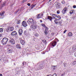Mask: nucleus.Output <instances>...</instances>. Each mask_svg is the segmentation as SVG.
<instances>
[{"label": "nucleus", "mask_w": 76, "mask_h": 76, "mask_svg": "<svg viewBox=\"0 0 76 76\" xmlns=\"http://www.w3.org/2000/svg\"><path fill=\"white\" fill-rule=\"evenodd\" d=\"M73 8H74V9H75V8H76V5H74V6H73Z\"/></svg>", "instance_id": "72a5a7b5"}, {"label": "nucleus", "mask_w": 76, "mask_h": 76, "mask_svg": "<svg viewBox=\"0 0 76 76\" xmlns=\"http://www.w3.org/2000/svg\"><path fill=\"white\" fill-rule=\"evenodd\" d=\"M51 35H52V36H54V33H52L51 34Z\"/></svg>", "instance_id": "c9c22d12"}, {"label": "nucleus", "mask_w": 76, "mask_h": 76, "mask_svg": "<svg viewBox=\"0 0 76 76\" xmlns=\"http://www.w3.org/2000/svg\"><path fill=\"white\" fill-rule=\"evenodd\" d=\"M12 50L10 49L8 51V53H12Z\"/></svg>", "instance_id": "c85d7f7f"}, {"label": "nucleus", "mask_w": 76, "mask_h": 76, "mask_svg": "<svg viewBox=\"0 0 76 76\" xmlns=\"http://www.w3.org/2000/svg\"><path fill=\"white\" fill-rule=\"evenodd\" d=\"M1 34H0V37H1Z\"/></svg>", "instance_id": "5fc2aeb1"}, {"label": "nucleus", "mask_w": 76, "mask_h": 76, "mask_svg": "<svg viewBox=\"0 0 76 76\" xmlns=\"http://www.w3.org/2000/svg\"><path fill=\"white\" fill-rule=\"evenodd\" d=\"M72 50L73 51H76V46H74L72 47Z\"/></svg>", "instance_id": "f8f14e48"}, {"label": "nucleus", "mask_w": 76, "mask_h": 76, "mask_svg": "<svg viewBox=\"0 0 76 76\" xmlns=\"http://www.w3.org/2000/svg\"><path fill=\"white\" fill-rule=\"evenodd\" d=\"M74 56L75 57H76V53H75L74 54Z\"/></svg>", "instance_id": "de8ad7c7"}, {"label": "nucleus", "mask_w": 76, "mask_h": 76, "mask_svg": "<svg viewBox=\"0 0 76 76\" xmlns=\"http://www.w3.org/2000/svg\"><path fill=\"white\" fill-rule=\"evenodd\" d=\"M19 35H21L22 34V33H19Z\"/></svg>", "instance_id": "e433bc0d"}, {"label": "nucleus", "mask_w": 76, "mask_h": 76, "mask_svg": "<svg viewBox=\"0 0 76 76\" xmlns=\"http://www.w3.org/2000/svg\"><path fill=\"white\" fill-rule=\"evenodd\" d=\"M57 14H59L60 13V11L59 10H57Z\"/></svg>", "instance_id": "473e14b6"}, {"label": "nucleus", "mask_w": 76, "mask_h": 76, "mask_svg": "<svg viewBox=\"0 0 76 76\" xmlns=\"http://www.w3.org/2000/svg\"><path fill=\"white\" fill-rule=\"evenodd\" d=\"M35 36L36 37H38V36H39V34L38 33H36L35 34Z\"/></svg>", "instance_id": "c756f323"}, {"label": "nucleus", "mask_w": 76, "mask_h": 76, "mask_svg": "<svg viewBox=\"0 0 76 76\" xmlns=\"http://www.w3.org/2000/svg\"><path fill=\"white\" fill-rule=\"evenodd\" d=\"M75 13V10H71L70 12V15H72V13Z\"/></svg>", "instance_id": "2eb2a0df"}, {"label": "nucleus", "mask_w": 76, "mask_h": 76, "mask_svg": "<svg viewBox=\"0 0 76 76\" xmlns=\"http://www.w3.org/2000/svg\"><path fill=\"white\" fill-rule=\"evenodd\" d=\"M37 18H41V14H39L37 15Z\"/></svg>", "instance_id": "f3484780"}, {"label": "nucleus", "mask_w": 76, "mask_h": 76, "mask_svg": "<svg viewBox=\"0 0 76 76\" xmlns=\"http://www.w3.org/2000/svg\"><path fill=\"white\" fill-rule=\"evenodd\" d=\"M5 6V4L4 3V4H3V5H2V6Z\"/></svg>", "instance_id": "a18cd8bd"}, {"label": "nucleus", "mask_w": 76, "mask_h": 76, "mask_svg": "<svg viewBox=\"0 0 76 76\" xmlns=\"http://www.w3.org/2000/svg\"><path fill=\"white\" fill-rule=\"evenodd\" d=\"M53 66L54 67H56V66Z\"/></svg>", "instance_id": "6e6d98bb"}, {"label": "nucleus", "mask_w": 76, "mask_h": 76, "mask_svg": "<svg viewBox=\"0 0 76 76\" xmlns=\"http://www.w3.org/2000/svg\"><path fill=\"white\" fill-rule=\"evenodd\" d=\"M7 60V58L6 57H4L3 59V60L4 61H6Z\"/></svg>", "instance_id": "a211bd4d"}, {"label": "nucleus", "mask_w": 76, "mask_h": 76, "mask_svg": "<svg viewBox=\"0 0 76 76\" xmlns=\"http://www.w3.org/2000/svg\"><path fill=\"white\" fill-rule=\"evenodd\" d=\"M31 28L33 30H35V29L37 28V26L35 25H33L31 26Z\"/></svg>", "instance_id": "39448f33"}, {"label": "nucleus", "mask_w": 76, "mask_h": 76, "mask_svg": "<svg viewBox=\"0 0 76 76\" xmlns=\"http://www.w3.org/2000/svg\"><path fill=\"white\" fill-rule=\"evenodd\" d=\"M44 43H45V44L47 43V41L45 40V41L44 42Z\"/></svg>", "instance_id": "37998d69"}, {"label": "nucleus", "mask_w": 76, "mask_h": 76, "mask_svg": "<svg viewBox=\"0 0 76 76\" xmlns=\"http://www.w3.org/2000/svg\"><path fill=\"white\" fill-rule=\"evenodd\" d=\"M35 6H36V4L35 5H33V4H32L31 6V9H33V8Z\"/></svg>", "instance_id": "6ab92c4d"}, {"label": "nucleus", "mask_w": 76, "mask_h": 76, "mask_svg": "<svg viewBox=\"0 0 76 76\" xmlns=\"http://www.w3.org/2000/svg\"><path fill=\"white\" fill-rule=\"evenodd\" d=\"M68 35L69 37H71V36H72V33L71 32H70L68 34Z\"/></svg>", "instance_id": "412c9836"}, {"label": "nucleus", "mask_w": 76, "mask_h": 76, "mask_svg": "<svg viewBox=\"0 0 76 76\" xmlns=\"http://www.w3.org/2000/svg\"><path fill=\"white\" fill-rule=\"evenodd\" d=\"M26 2V0H23V3H25V2Z\"/></svg>", "instance_id": "a19ab883"}, {"label": "nucleus", "mask_w": 76, "mask_h": 76, "mask_svg": "<svg viewBox=\"0 0 76 76\" xmlns=\"http://www.w3.org/2000/svg\"><path fill=\"white\" fill-rule=\"evenodd\" d=\"M46 37H47V36H46Z\"/></svg>", "instance_id": "680f3d73"}, {"label": "nucleus", "mask_w": 76, "mask_h": 76, "mask_svg": "<svg viewBox=\"0 0 76 76\" xmlns=\"http://www.w3.org/2000/svg\"><path fill=\"white\" fill-rule=\"evenodd\" d=\"M17 12H18V11H17Z\"/></svg>", "instance_id": "052dcab7"}, {"label": "nucleus", "mask_w": 76, "mask_h": 76, "mask_svg": "<svg viewBox=\"0 0 76 76\" xmlns=\"http://www.w3.org/2000/svg\"><path fill=\"white\" fill-rule=\"evenodd\" d=\"M3 75H2V74H0V76H2Z\"/></svg>", "instance_id": "3c124183"}, {"label": "nucleus", "mask_w": 76, "mask_h": 76, "mask_svg": "<svg viewBox=\"0 0 76 76\" xmlns=\"http://www.w3.org/2000/svg\"><path fill=\"white\" fill-rule=\"evenodd\" d=\"M40 22H42V20H40Z\"/></svg>", "instance_id": "864d4df0"}, {"label": "nucleus", "mask_w": 76, "mask_h": 76, "mask_svg": "<svg viewBox=\"0 0 76 76\" xmlns=\"http://www.w3.org/2000/svg\"><path fill=\"white\" fill-rule=\"evenodd\" d=\"M57 76V74H54L53 75V76Z\"/></svg>", "instance_id": "f704fd0d"}, {"label": "nucleus", "mask_w": 76, "mask_h": 76, "mask_svg": "<svg viewBox=\"0 0 76 76\" xmlns=\"http://www.w3.org/2000/svg\"><path fill=\"white\" fill-rule=\"evenodd\" d=\"M62 3H63V4H64V1H63L62 2Z\"/></svg>", "instance_id": "49530a36"}, {"label": "nucleus", "mask_w": 76, "mask_h": 76, "mask_svg": "<svg viewBox=\"0 0 76 76\" xmlns=\"http://www.w3.org/2000/svg\"><path fill=\"white\" fill-rule=\"evenodd\" d=\"M41 25L42 26H43V27H44L45 28L46 27L45 25L44 24H41Z\"/></svg>", "instance_id": "bb28decb"}, {"label": "nucleus", "mask_w": 76, "mask_h": 76, "mask_svg": "<svg viewBox=\"0 0 76 76\" xmlns=\"http://www.w3.org/2000/svg\"><path fill=\"white\" fill-rule=\"evenodd\" d=\"M64 66H66V63H64Z\"/></svg>", "instance_id": "c03bdc74"}, {"label": "nucleus", "mask_w": 76, "mask_h": 76, "mask_svg": "<svg viewBox=\"0 0 76 76\" xmlns=\"http://www.w3.org/2000/svg\"><path fill=\"white\" fill-rule=\"evenodd\" d=\"M43 15L44 14H41V16H43Z\"/></svg>", "instance_id": "603ef678"}, {"label": "nucleus", "mask_w": 76, "mask_h": 76, "mask_svg": "<svg viewBox=\"0 0 76 76\" xmlns=\"http://www.w3.org/2000/svg\"><path fill=\"white\" fill-rule=\"evenodd\" d=\"M19 33H23V31H22V30L21 29L19 30Z\"/></svg>", "instance_id": "b1692460"}, {"label": "nucleus", "mask_w": 76, "mask_h": 76, "mask_svg": "<svg viewBox=\"0 0 76 76\" xmlns=\"http://www.w3.org/2000/svg\"><path fill=\"white\" fill-rule=\"evenodd\" d=\"M23 65H24V64L23 63Z\"/></svg>", "instance_id": "13d9d810"}, {"label": "nucleus", "mask_w": 76, "mask_h": 76, "mask_svg": "<svg viewBox=\"0 0 76 76\" xmlns=\"http://www.w3.org/2000/svg\"><path fill=\"white\" fill-rule=\"evenodd\" d=\"M51 44L52 46H53V47H55V46H56V44H57V42L53 41L51 43Z\"/></svg>", "instance_id": "0eeeda50"}, {"label": "nucleus", "mask_w": 76, "mask_h": 76, "mask_svg": "<svg viewBox=\"0 0 76 76\" xmlns=\"http://www.w3.org/2000/svg\"><path fill=\"white\" fill-rule=\"evenodd\" d=\"M67 31V30H65L64 31V33H66V32Z\"/></svg>", "instance_id": "ea45409f"}, {"label": "nucleus", "mask_w": 76, "mask_h": 76, "mask_svg": "<svg viewBox=\"0 0 76 76\" xmlns=\"http://www.w3.org/2000/svg\"><path fill=\"white\" fill-rule=\"evenodd\" d=\"M55 6L57 9H60V8H61V7L60 6V4L59 3H56V4Z\"/></svg>", "instance_id": "20e7f679"}, {"label": "nucleus", "mask_w": 76, "mask_h": 76, "mask_svg": "<svg viewBox=\"0 0 76 76\" xmlns=\"http://www.w3.org/2000/svg\"><path fill=\"white\" fill-rule=\"evenodd\" d=\"M64 74H65V72H64Z\"/></svg>", "instance_id": "bf43d9fd"}, {"label": "nucleus", "mask_w": 76, "mask_h": 76, "mask_svg": "<svg viewBox=\"0 0 76 76\" xmlns=\"http://www.w3.org/2000/svg\"><path fill=\"white\" fill-rule=\"evenodd\" d=\"M22 24L23 26H24V27H26V26H28V25L27 24V23H26V21H24L23 22Z\"/></svg>", "instance_id": "423d86ee"}, {"label": "nucleus", "mask_w": 76, "mask_h": 76, "mask_svg": "<svg viewBox=\"0 0 76 76\" xmlns=\"http://www.w3.org/2000/svg\"><path fill=\"white\" fill-rule=\"evenodd\" d=\"M3 32V29L2 28H0V32Z\"/></svg>", "instance_id": "a878e982"}, {"label": "nucleus", "mask_w": 76, "mask_h": 76, "mask_svg": "<svg viewBox=\"0 0 76 76\" xmlns=\"http://www.w3.org/2000/svg\"><path fill=\"white\" fill-rule=\"evenodd\" d=\"M1 60L0 59V61Z\"/></svg>", "instance_id": "e2e57ef3"}, {"label": "nucleus", "mask_w": 76, "mask_h": 76, "mask_svg": "<svg viewBox=\"0 0 76 76\" xmlns=\"http://www.w3.org/2000/svg\"><path fill=\"white\" fill-rule=\"evenodd\" d=\"M64 75H65V74H62L61 75V76H64Z\"/></svg>", "instance_id": "58836bf2"}, {"label": "nucleus", "mask_w": 76, "mask_h": 76, "mask_svg": "<svg viewBox=\"0 0 76 76\" xmlns=\"http://www.w3.org/2000/svg\"><path fill=\"white\" fill-rule=\"evenodd\" d=\"M39 67L40 68L42 67V65H40Z\"/></svg>", "instance_id": "4c0bfd02"}, {"label": "nucleus", "mask_w": 76, "mask_h": 76, "mask_svg": "<svg viewBox=\"0 0 76 76\" xmlns=\"http://www.w3.org/2000/svg\"><path fill=\"white\" fill-rule=\"evenodd\" d=\"M66 11H67V8L66 7H65L62 11V13L63 14H65L66 12Z\"/></svg>", "instance_id": "1a4fd4ad"}, {"label": "nucleus", "mask_w": 76, "mask_h": 76, "mask_svg": "<svg viewBox=\"0 0 76 76\" xmlns=\"http://www.w3.org/2000/svg\"><path fill=\"white\" fill-rule=\"evenodd\" d=\"M4 15V12H1L0 13V16H3Z\"/></svg>", "instance_id": "393cba45"}, {"label": "nucleus", "mask_w": 76, "mask_h": 76, "mask_svg": "<svg viewBox=\"0 0 76 76\" xmlns=\"http://www.w3.org/2000/svg\"><path fill=\"white\" fill-rule=\"evenodd\" d=\"M57 20H54V22H55V23H56V24H57V22H56V21H57Z\"/></svg>", "instance_id": "2f4dec72"}, {"label": "nucleus", "mask_w": 76, "mask_h": 76, "mask_svg": "<svg viewBox=\"0 0 76 76\" xmlns=\"http://www.w3.org/2000/svg\"><path fill=\"white\" fill-rule=\"evenodd\" d=\"M20 42L22 45H23L25 43V41L23 40H21L20 41Z\"/></svg>", "instance_id": "9b49d317"}, {"label": "nucleus", "mask_w": 76, "mask_h": 76, "mask_svg": "<svg viewBox=\"0 0 76 76\" xmlns=\"http://www.w3.org/2000/svg\"><path fill=\"white\" fill-rule=\"evenodd\" d=\"M27 4L28 6H31V4L29 3H28Z\"/></svg>", "instance_id": "79ce46f5"}, {"label": "nucleus", "mask_w": 76, "mask_h": 76, "mask_svg": "<svg viewBox=\"0 0 76 76\" xmlns=\"http://www.w3.org/2000/svg\"><path fill=\"white\" fill-rule=\"evenodd\" d=\"M20 20H18L17 22V24H20Z\"/></svg>", "instance_id": "cd10ccee"}, {"label": "nucleus", "mask_w": 76, "mask_h": 76, "mask_svg": "<svg viewBox=\"0 0 76 76\" xmlns=\"http://www.w3.org/2000/svg\"><path fill=\"white\" fill-rule=\"evenodd\" d=\"M10 40L9 41L10 43L11 44H15V40L14 39L12 38V37H10Z\"/></svg>", "instance_id": "f03ea898"}, {"label": "nucleus", "mask_w": 76, "mask_h": 76, "mask_svg": "<svg viewBox=\"0 0 76 76\" xmlns=\"http://www.w3.org/2000/svg\"><path fill=\"white\" fill-rule=\"evenodd\" d=\"M45 33L46 35H47V34H48V31L45 30Z\"/></svg>", "instance_id": "4be33fe9"}, {"label": "nucleus", "mask_w": 76, "mask_h": 76, "mask_svg": "<svg viewBox=\"0 0 76 76\" xmlns=\"http://www.w3.org/2000/svg\"><path fill=\"white\" fill-rule=\"evenodd\" d=\"M45 41V40H42V41L44 43V41Z\"/></svg>", "instance_id": "09e8293b"}, {"label": "nucleus", "mask_w": 76, "mask_h": 76, "mask_svg": "<svg viewBox=\"0 0 76 76\" xmlns=\"http://www.w3.org/2000/svg\"><path fill=\"white\" fill-rule=\"evenodd\" d=\"M57 18H58V20H60V19H61V17L60 16H57Z\"/></svg>", "instance_id": "5701e85b"}, {"label": "nucleus", "mask_w": 76, "mask_h": 76, "mask_svg": "<svg viewBox=\"0 0 76 76\" xmlns=\"http://www.w3.org/2000/svg\"><path fill=\"white\" fill-rule=\"evenodd\" d=\"M45 28V31H48V28H47V27L46 26Z\"/></svg>", "instance_id": "7c9ffc66"}, {"label": "nucleus", "mask_w": 76, "mask_h": 76, "mask_svg": "<svg viewBox=\"0 0 76 76\" xmlns=\"http://www.w3.org/2000/svg\"><path fill=\"white\" fill-rule=\"evenodd\" d=\"M1 41V43L3 45H5L6 44V43L8 41V39L6 37L4 38Z\"/></svg>", "instance_id": "f257e3e1"}, {"label": "nucleus", "mask_w": 76, "mask_h": 76, "mask_svg": "<svg viewBox=\"0 0 76 76\" xmlns=\"http://www.w3.org/2000/svg\"><path fill=\"white\" fill-rule=\"evenodd\" d=\"M11 34L12 36H16L17 35V32L15 31H12Z\"/></svg>", "instance_id": "6e6552de"}, {"label": "nucleus", "mask_w": 76, "mask_h": 76, "mask_svg": "<svg viewBox=\"0 0 76 76\" xmlns=\"http://www.w3.org/2000/svg\"><path fill=\"white\" fill-rule=\"evenodd\" d=\"M51 1V0H49V1Z\"/></svg>", "instance_id": "4d7b16f0"}, {"label": "nucleus", "mask_w": 76, "mask_h": 76, "mask_svg": "<svg viewBox=\"0 0 76 76\" xmlns=\"http://www.w3.org/2000/svg\"><path fill=\"white\" fill-rule=\"evenodd\" d=\"M6 31L7 32H9L10 31H11L10 28H7L6 30Z\"/></svg>", "instance_id": "4468645a"}, {"label": "nucleus", "mask_w": 76, "mask_h": 76, "mask_svg": "<svg viewBox=\"0 0 76 76\" xmlns=\"http://www.w3.org/2000/svg\"><path fill=\"white\" fill-rule=\"evenodd\" d=\"M57 15L54 14H53L52 15V18H53L54 19H56L55 18L57 17Z\"/></svg>", "instance_id": "ddd939ff"}, {"label": "nucleus", "mask_w": 76, "mask_h": 76, "mask_svg": "<svg viewBox=\"0 0 76 76\" xmlns=\"http://www.w3.org/2000/svg\"><path fill=\"white\" fill-rule=\"evenodd\" d=\"M59 23L60 24V25H61V22H59Z\"/></svg>", "instance_id": "8fccbe9b"}, {"label": "nucleus", "mask_w": 76, "mask_h": 76, "mask_svg": "<svg viewBox=\"0 0 76 76\" xmlns=\"http://www.w3.org/2000/svg\"><path fill=\"white\" fill-rule=\"evenodd\" d=\"M27 22L28 24H30V23H34V19L32 18H30Z\"/></svg>", "instance_id": "7ed1b4c3"}, {"label": "nucleus", "mask_w": 76, "mask_h": 76, "mask_svg": "<svg viewBox=\"0 0 76 76\" xmlns=\"http://www.w3.org/2000/svg\"><path fill=\"white\" fill-rule=\"evenodd\" d=\"M16 48L18 49H19V48H20V46L18 44H17L16 46Z\"/></svg>", "instance_id": "dca6fc26"}, {"label": "nucleus", "mask_w": 76, "mask_h": 76, "mask_svg": "<svg viewBox=\"0 0 76 76\" xmlns=\"http://www.w3.org/2000/svg\"><path fill=\"white\" fill-rule=\"evenodd\" d=\"M53 19V18L51 17V16H48V19H49V20H50V21L51 22H52V19Z\"/></svg>", "instance_id": "9d476101"}, {"label": "nucleus", "mask_w": 76, "mask_h": 76, "mask_svg": "<svg viewBox=\"0 0 76 76\" xmlns=\"http://www.w3.org/2000/svg\"><path fill=\"white\" fill-rule=\"evenodd\" d=\"M10 28V30L11 31H13L14 30V28L13 27H11Z\"/></svg>", "instance_id": "aec40b11"}]
</instances>
